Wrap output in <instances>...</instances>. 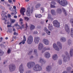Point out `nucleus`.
<instances>
[{
    "label": "nucleus",
    "instance_id": "nucleus-1",
    "mask_svg": "<svg viewBox=\"0 0 73 73\" xmlns=\"http://www.w3.org/2000/svg\"><path fill=\"white\" fill-rule=\"evenodd\" d=\"M33 12V7H31V9L30 8V7H28L27 9L26 15L28 17H30L31 16V13H32Z\"/></svg>",
    "mask_w": 73,
    "mask_h": 73
},
{
    "label": "nucleus",
    "instance_id": "nucleus-2",
    "mask_svg": "<svg viewBox=\"0 0 73 73\" xmlns=\"http://www.w3.org/2000/svg\"><path fill=\"white\" fill-rule=\"evenodd\" d=\"M33 69L35 71H40L42 70V68L39 65L37 64L34 66Z\"/></svg>",
    "mask_w": 73,
    "mask_h": 73
},
{
    "label": "nucleus",
    "instance_id": "nucleus-3",
    "mask_svg": "<svg viewBox=\"0 0 73 73\" xmlns=\"http://www.w3.org/2000/svg\"><path fill=\"white\" fill-rule=\"evenodd\" d=\"M33 38L32 36L30 35L28 37L27 40V43L29 44H31L33 42Z\"/></svg>",
    "mask_w": 73,
    "mask_h": 73
},
{
    "label": "nucleus",
    "instance_id": "nucleus-4",
    "mask_svg": "<svg viewBox=\"0 0 73 73\" xmlns=\"http://www.w3.org/2000/svg\"><path fill=\"white\" fill-rule=\"evenodd\" d=\"M35 65V62H29L27 64V66L29 69H31L32 67H33Z\"/></svg>",
    "mask_w": 73,
    "mask_h": 73
},
{
    "label": "nucleus",
    "instance_id": "nucleus-5",
    "mask_svg": "<svg viewBox=\"0 0 73 73\" xmlns=\"http://www.w3.org/2000/svg\"><path fill=\"white\" fill-rule=\"evenodd\" d=\"M53 24L54 26L57 28L60 27V23L58 22L57 20H55L53 21Z\"/></svg>",
    "mask_w": 73,
    "mask_h": 73
},
{
    "label": "nucleus",
    "instance_id": "nucleus-6",
    "mask_svg": "<svg viewBox=\"0 0 73 73\" xmlns=\"http://www.w3.org/2000/svg\"><path fill=\"white\" fill-rule=\"evenodd\" d=\"M67 54H66V56H64V55H62V57H63V61L64 62H66L65 61V60H69V58H70V57L69 56H68L67 55H68V52H66Z\"/></svg>",
    "mask_w": 73,
    "mask_h": 73
},
{
    "label": "nucleus",
    "instance_id": "nucleus-7",
    "mask_svg": "<svg viewBox=\"0 0 73 73\" xmlns=\"http://www.w3.org/2000/svg\"><path fill=\"white\" fill-rule=\"evenodd\" d=\"M16 67L14 64L10 65V72L14 71L15 70Z\"/></svg>",
    "mask_w": 73,
    "mask_h": 73
},
{
    "label": "nucleus",
    "instance_id": "nucleus-8",
    "mask_svg": "<svg viewBox=\"0 0 73 73\" xmlns=\"http://www.w3.org/2000/svg\"><path fill=\"white\" fill-rule=\"evenodd\" d=\"M40 40L39 37L38 36L35 37L34 38V42L35 44H38L39 42V40Z\"/></svg>",
    "mask_w": 73,
    "mask_h": 73
},
{
    "label": "nucleus",
    "instance_id": "nucleus-9",
    "mask_svg": "<svg viewBox=\"0 0 73 73\" xmlns=\"http://www.w3.org/2000/svg\"><path fill=\"white\" fill-rule=\"evenodd\" d=\"M25 11H26V10H25V9L24 7L22 8L20 10L21 13L23 15V16L24 15V13L25 12Z\"/></svg>",
    "mask_w": 73,
    "mask_h": 73
},
{
    "label": "nucleus",
    "instance_id": "nucleus-10",
    "mask_svg": "<svg viewBox=\"0 0 73 73\" xmlns=\"http://www.w3.org/2000/svg\"><path fill=\"white\" fill-rule=\"evenodd\" d=\"M23 64H21L19 68V70L20 73H23V72L24 71V69L23 66Z\"/></svg>",
    "mask_w": 73,
    "mask_h": 73
},
{
    "label": "nucleus",
    "instance_id": "nucleus-11",
    "mask_svg": "<svg viewBox=\"0 0 73 73\" xmlns=\"http://www.w3.org/2000/svg\"><path fill=\"white\" fill-rule=\"evenodd\" d=\"M44 56L46 58H49L50 56V53L48 52H46L44 54Z\"/></svg>",
    "mask_w": 73,
    "mask_h": 73
},
{
    "label": "nucleus",
    "instance_id": "nucleus-12",
    "mask_svg": "<svg viewBox=\"0 0 73 73\" xmlns=\"http://www.w3.org/2000/svg\"><path fill=\"white\" fill-rule=\"evenodd\" d=\"M53 48L56 50H57L58 51L60 50V49L58 48V46H57L56 44L54 43L53 44Z\"/></svg>",
    "mask_w": 73,
    "mask_h": 73
},
{
    "label": "nucleus",
    "instance_id": "nucleus-13",
    "mask_svg": "<svg viewBox=\"0 0 73 73\" xmlns=\"http://www.w3.org/2000/svg\"><path fill=\"white\" fill-rule=\"evenodd\" d=\"M43 48H44L43 44L41 43H39L38 46V49L39 50H41Z\"/></svg>",
    "mask_w": 73,
    "mask_h": 73
},
{
    "label": "nucleus",
    "instance_id": "nucleus-14",
    "mask_svg": "<svg viewBox=\"0 0 73 73\" xmlns=\"http://www.w3.org/2000/svg\"><path fill=\"white\" fill-rule=\"evenodd\" d=\"M65 29L66 31L67 32H68V33H69V32H70L69 28V26H68V25L66 24L65 25Z\"/></svg>",
    "mask_w": 73,
    "mask_h": 73
},
{
    "label": "nucleus",
    "instance_id": "nucleus-15",
    "mask_svg": "<svg viewBox=\"0 0 73 73\" xmlns=\"http://www.w3.org/2000/svg\"><path fill=\"white\" fill-rule=\"evenodd\" d=\"M43 42L45 45H48L49 44V41L48 40L46 39H44L43 40Z\"/></svg>",
    "mask_w": 73,
    "mask_h": 73
},
{
    "label": "nucleus",
    "instance_id": "nucleus-16",
    "mask_svg": "<svg viewBox=\"0 0 73 73\" xmlns=\"http://www.w3.org/2000/svg\"><path fill=\"white\" fill-rule=\"evenodd\" d=\"M44 30L46 31V33L48 35H50V32L45 27L44 29Z\"/></svg>",
    "mask_w": 73,
    "mask_h": 73
},
{
    "label": "nucleus",
    "instance_id": "nucleus-17",
    "mask_svg": "<svg viewBox=\"0 0 73 73\" xmlns=\"http://www.w3.org/2000/svg\"><path fill=\"white\" fill-rule=\"evenodd\" d=\"M26 41V38H25V36H23V41L22 42H20L19 43V45H21V44H25V42Z\"/></svg>",
    "mask_w": 73,
    "mask_h": 73
},
{
    "label": "nucleus",
    "instance_id": "nucleus-18",
    "mask_svg": "<svg viewBox=\"0 0 73 73\" xmlns=\"http://www.w3.org/2000/svg\"><path fill=\"white\" fill-rule=\"evenodd\" d=\"M58 58V56H57V55L56 54H55L53 56L52 58L54 60H56Z\"/></svg>",
    "mask_w": 73,
    "mask_h": 73
},
{
    "label": "nucleus",
    "instance_id": "nucleus-19",
    "mask_svg": "<svg viewBox=\"0 0 73 73\" xmlns=\"http://www.w3.org/2000/svg\"><path fill=\"white\" fill-rule=\"evenodd\" d=\"M46 70L47 72H50L51 70V66H48L46 68Z\"/></svg>",
    "mask_w": 73,
    "mask_h": 73
},
{
    "label": "nucleus",
    "instance_id": "nucleus-20",
    "mask_svg": "<svg viewBox=\"0 0 73 73\" xmlns=\"http://www.w3.org/2000/svg\"><path fill=\"white\" fill-rule=\"evenodd\" d=\"M39 62H44V63H45L46 61L44 60V59H42L41 58H40V60L39 61Z\"/></svg>",
    "mask_w": 73,
    "mask_h": 73
},
{
    "label": "nucleus",
    "instance_id": "nucleus-21",
    "mask_svg": "<svg viewBox=\"0 0 73 73\" xmlns=\"http://www.w3.org/2000/svg\"><path fill=\"white\" fill-rule=\"evenodd\" d=\"M62 12V10L61 9H58L56 10V13H61Z\"/></svg>",
    "mask_w": 73,
    "mask_h": 73
},
{
    "label": "nucleus",
    "instance_id": "nucleus-22",
    "mask_svg": "<svg viewBox=\"0 0 73 73\" xmlns=\"http://www.w3.org/2000/svg\"><path fill=\"white\" fill-rule=\"evenodd\" d=\"M57 44L58 45L59 47L60 48V49H62V44L60 43V42H57Z\"/></svg>",
    "mask_w": 73,
    "mask_h": 73
},
{
    "label": "nucleus",
    "instance_id": "nucleus-23",
    "mask_svg": "<svg viewBox=\"0 0 73 73\" xmlns=\"http://www.w3.org/2000/svg\"><path fill=\"white\" fill-rule=\"evenodd\" d=\"M60 40L62 42H65L66 41V38L64 37L61 38L60 39Z\"/></svg>",
    "mask_w": 73,
    "mask_h": 73
},
{
    "label": "nucleus",
    "instance_id": "nucleus-24",
    "mask_svg": "<svg viewBox=\"0 0 73 73\" xmlns=\"http://www.w3.org/2000/svg\"><path fill=\"white\" fill-rule=\"evenodd\" d=\"M42 16L41 14H36L35 15V17H38V18H40V17H41Z\"/></svg>",
    "mask_w": 73,
    "mask_h": 73
},
{
    "label": "nucleus",
    "instance_id": "nucleus-25",
    "mask_svg": "<svg viewBox=\"0 0 73 73\" xmlns=\"http://www.w3.org/2000/svg\"><path fill=\"white\" fill-rule=\"evenodd\" d=\"M34 54L35 56H37V50L35 49L34 50Z\"/></svg>",
    "mask_w": 73,
    "mask_h": 73
},
{
    "label": "nucleus",
    "instance_id": "nucleus-26",
    "mask_svg": "<svg viewBox=\"0 0 73 73\" xmlns=\"http://www.w3.org/2000/svg\"><path fill=\"white\" fill-rule=\"evenodd\" d=\"M41 6V4L40 3H37L36 5H35V8H38Z\"/></svg>",
    "mask_w": 73,
    "mask_h": 73
},
{
    "label": "nucleus",
    "instance_id": "nucleus-27",
    "mask_svg": "<svg viewBox=\"0 0 73 73\" xmlns=\"http://www.w3.org/2000/svg\"><path fill=\"white\" fill-rule=\"evenodd\" d=\"M24 19L26 21H28L29 20V18L26 17H24Z\"/></svg>",
    "mask_w": 73,
    "mask_h": 73
},
{
    "label": "nucleus",
    "instance_id": "nucleus-28",
    "mask_svg": "<svg viewBox=\"0 0 73 73\" xmlns=\"http://www.w3.org/2000/svg\"><path fill=\"white\" fill-rule=\"evenodd\" d=\"M70 54L71 56H72L73 55V49H71L70 52Z\"/></svg>",
    "mask_w": 73,
    "mask_h": 73
},
{
    "label": "nucleus",
    "instance_id": "nucleus-29",
    "mask_svg": "<svg viewBox=\"0 0 73 73\" xmlns=\"http://www.w3.org/2000/svg\"><path fill=\"white\" fill-rule=\"evenodd\" d=\"M33 29H35V26L32 25H30V29L32 30Z\"/></svg>",
    "mask_w": 73,
    "mask_h": 73
},
{
    "label": "nucleus",
    "instance_id": "nucleus-30",
    "mask_svg": "<svg viewBox=\"0 0 73 73\" xmlns=\"http://www.w3.org/2000/svg\"><path fill=\"white\" fill-rule=\"evenodd\" d=\"M62 10H63L64 13V14H65V15L66 16L67 15V14H66V11H65V10L64 8H62Z\"/></svg>",
    "mask_w": 73,
    "mask_h": 73
},
{
    "label": "nucleus",
    "instance_id": "nucleus-31",
    "mask_svg": "<svg viewBox=\"0 0 73 73\" xmlns=\"http://www.w3.org/2000/svg\"><path fill=\"white\" fill-rule=\"evenodd\" d=\"M44 52L47 50H50V48L49 47H45L44 48Z\"/></svg>",
    "mask_w": 73,
    "mask_h": 73
},
{
    "label": "nucleus",
    "instance_id": "nucleus-32",
    "mask_svg": "<svg viewBox=\"0 0 73 73\" xmlns=\"http://www.w3.org/2000/svg\"><path fill=\"white\" fill-rule=\"evenodd\" d=\"M3 54H4V52L0 49V56H3Z\"/></svg>",
    "mask_w": 73,
    "mask_h": 73
},
{
    "label": "nucleus",
    "instance_id": "nucleus-33",
    "mask_svg": "<svg viewBox=\"0 0 73 73\" xmlns=\"http://www.w3.org/2000/svg\"><path fill=\"white\" fill-rule=\"evenodd\" d=\"M54 10H52L51 11V12L52 15H55V12H54Z\"/></svg>",
    "mask_w": 73,
    "mask_h": 73
},
{
    "label": "nucleus",
    "instance_id": "nucleus-34",
    "mask_svg": "<svg viewBox=\"0 0 73 73\" xmlns=\"http://www.w3.org/2000/svg\"><path fill=\"white\" fill-rule=\"evenodd\" d=\"M73 28H71V37H73Z\"/></svg>",
    "mask_w": 73,
    "mask_h": 73
},
{
    "label": "nucleus",
    "instance_id": "nucleus-35",
    "mask_svg": "<svg viewBox=\"0 0 73 73\" xmlns=\"http://www.w3.org/2000/svg\"><path fill=\"white\" fill-rule=\"evenodd\" d=\"M10 19L11 21V23H14V22H15V20L14 19H12L11 18H10Z\"/></svg>",
    "mask_w": 73,
    "mask_h": 73
},
{
    "label": "nucleus",
    "instance_id": "nucleus-36",
    "mask_svg": "<svg viewBox=\"0 0 73 73\" xmlns=\"http://www.w3.org/2000/svg\"><path fill=\"white\" fill-rule=\"evenodd\" d=\"M52 25H50V24H49V26L48 27V29L50 30H51V29H52Z\"/></svg>",
    "mask_w": 73,
    "mask_h": 73
},
{
    "label": "nucleus",
    "instance_id": "nucleus-37",
    "mask_svg": "<svg viewBox=\"0 0 73 73\" xmlns=\"http://www.w3.org/2000/svg\"><path fill=\"white\" fill-rule=\"evenodd\" d=\"M24 25H22V27H19L20 29H24Z\"/></svg>",
    "mask_w": 73,
    "mask_h": 73
},
{
    "label": "nucleus",
    "instance_id": "nucleus-38",
    "mask_svg": "<svg viewBox=\"0 0 73 73\" xmlns=\"http://www.w3.org/2000/svg\"><path fill=\"white\" fill-rule=\"evenodd\" d=\"M48 19H50L51 20H53V18L50 17V15H48Z\"/></svg>",
    "mask_w": 73,
    "mask_h": 73
},
{
    "label": "nucleus",
    "instance_id": "nucleus-39",
    "mask_svg": "<svg viewBox=\"0 0 73 73\" xmlns=\"http://www.w3.org/2000/svg\"><path fill=\"white\" fill-rule=\"evenodd\" d=\"M70 21L71 24H72V26H73V19H71L70 20Z\"/></svg>",
    "mask_w": 73,
    "mask_h": 73
},
{
    "label": "nucleus",
    "instance_id": "nucleus-40",
    "mask_svg": "<svg viewBox=\"0 0 73 73\" xmlns=\"http://www.w3.org/2000/svg\"><path fill=\"white\" fill-rule=\"evenodd\" d=\"M9 3L10 4H13V2L11 0H9Z\"/></svg>",
    "mask_w": 73,
    "mask_h": 73
},
{
    "label": "nucleus",
    "instance_id": "nucleus-41",
    "mask_svg": "<svg viewBox=\"0 0 73 73\" xmlns=\"http://www.w3.org/2000/svg\"><path fill=\"white\" fill-rule=\"evenodd\" d=\"M13 9H15V11H16L17 10H16V6H14L13 7Z\"/></svg>",
    "mask_w": 73,
    "mask_h": 73
},
{
    "label": "nucleus",
    "instance_id": "nucleus-42",
    "mask_svg": "<svg viewBox=\"0 0 73 73\" xmlns=\"http://www.w3.org/2000/svg\"><path fill=\"white\" fill-rule=\"evenodd\" d=\"M51 4H53L54 5H55L56 4V3L53 1H52L51 2Z\"/></svg>",
    "mask_w": 73,
    "mask_h": 73
},
{
    "label": "nucleus",
    "instance_id": "nucleus-43",
    "mask_svg": "<svg viewBox=\"0 0 73 73\" xmlns=\"http://www.w3.org/2000/svg\"><path fill=\"white\" fill-rule=\"evenodd\" d=\"M51 8H55V6L54 5H53L51 4Z\"/></svg>",
    "mask_w": 73,
    "mask_h": 73
},
{
    "label": "nucleus",
    "instance_id": "nucleus-44",
    "mask_svg": "<svg viewBox=\"0 0 73 73\" xmlns=\"http://www.w3.org/2000/svg\"><path fill=\"white\" fill-rule=\"evenodd\" d=\"M59 63L60 65L62 64V62L61 61V60H59Z\"/></svg>",
    "mask_w": 73,
    "mask_h": 73
},
{
    "label": "nucleus",
    "instance_id": "nucleus-45",
    "mask_svg": "<svg viewBox=\"0 0 73 73\" xmlns=\"http://www.w3.org/2000/svg\"><path fill=\"white\" fill-rule=\"evenodd\" d=\"M41 11H42V12H43V11L44 10V8L42 7L41 8Z\"/></svg>",
    "mask_w": 73,
    "mask_h": 73
},
{
    "label": "nucleus",
    "instance_id": "nucleus-46",
    "mask_svg": "<svg viewBox=\"0 0 73 73\" xmlns=\"http://www.w3.org/2000/svg\"><path fill=\"white\" fill-rule=\"evenodd\" d=\"M10 10L11 11H12V10H13V8H12V7H10Z\"/></svg>",
    "mask_w": 73,
    "mask_h": 73
},
{
    "label": "nucleus",
    "instance_id": "nucleus-47",
    "mask_svg": "<svg viewBox=\"0 0 73 73\" xmlns=\"http://www.w3.org/2000/svg\"><path fill=\"white\" fill-rule=\"evenodd\" d=\"M23 21V19L21 18L19 20V21H21V22Z\"/></svg>",
    "mask_w": 73,
    "mask_h": 73
},
{
    "label": "nucleus",
    "instance_id": "nucleus-48",
    "mask_svg": "<svg viewBox=\"0 0 73 73\" xmlns=\"http://www.w3.org/2000/svg\"><path fill=\"white\" fill-rule=\"evenodd\" d=\"M14 35H17L18 34L16 32H14Z\"/></svg>",
    "mask_w": 73,
    "mask_h": 73
},
{
    "label": "nucleus",
    "instance_id": "nucleus-49",
    "mask_svg": "<svg viewBox=\"0 0 73 73\" xmlns=\"http://www.w3.org/2000/svg\"><path fill=\"white\" fill-rule=\"evenodd\" d=\"M14 17L15 19H17V16H14Z\"/></svg>",
    "mask_w": 73,
    "mask_h": 73
},
{
    "label": "nucleus",
    "instance_id": "nucleus-50",
    "mask_svg": "<svg viewBox=\"0 0 73 73\" xmlns=\"http://www.w3.org/2000/svg\"><path fill=\"white\" fill-rule=\"evenodd\" d=\"M7 53L8 54H9V49H8V50L7 51Z\"/></svg>",
    "mask_w": 73,
    "mask_h": 73
},
{
    "label": "nucleus",
    "instance_id": "nucleus-51",
    "mask_svg": "<svg viewBox=\"0 0 73 73\" xmlns=\"http://www.w3.org/2000/svg\"><path fill=\"white\" fill-rule=\"evenodd\" d=\"M26 29H27V28H28V26H27V23L26 24Z\"/></svg>",
    "mask_w": 73,
    "mask_h": 73
},
{
    "label": "nucleus",
    "instance_id": "nucleus-52",
    "mask_svg": "<svg viewBox=\"0 0 73 73\" xmlns=\"http://www.w3.org/2000/svg\"><path fill=\"white\" fill-rule=\"evenodd\" d=\"M15 26H16V27H17V26H18L19 27V25H18V24H16L15 25Z\"/></svg>",
    "mask_w": 73,
    "mask_h": 73
},
{
    "label": "nucleus",
    "instance_id": "nucleus-53",
    "mask_svg": "<svg viewBox=\"0 0 73 73\" xmlns=\"http://www.w3.org/2000/svg\"><path fill=\"white\" fill-rule=\"evenodd\" d=\"M11 14L12 15H13L14 14V13H11Z\"/></svg>",
    "mask_w": 73,
    "mask_h": 73
},
{
    "label": "nucleus",
    "instance_id": "nucleus-54",
    "mask_svg": "<svg viewBox=\"0 0 73 73\" xmlns=\"http://www.w3.org/2000/svg\"><path fill=\"white\" fill-rule=\"evenodd\" d=\"M29 1V0H25V1H26V2H28Z\"/></svg>",
    "mask_w": 73,
    "mask_h": 73
},
{
    "label": "nucleus",
    "instance_id": "nucleus-55",
    "mask_svg": "<svg viewBox=\"0 0 73 73\" xmlns=\"http://www.w3.org/2000/svg\"><path fill=\"white\" fill-rule=\"evenodd\" d=\"M62 73H67V72L66 71H64Z\"/></svg>",
    "mask_w": 73,
    "mask_h": 73
},
{
    "label": "nucleus",
    "instance_id": "nucleus-56",
    "mask_svg": "<svg viewBox=\"0 0 73 73\" xmlns=\"http://www.w3.org/2000/svg\"><path fill=\"white\" fill-rule=\"evenodd\" d=\"M30 57L31 58H33V56H31Z\"/></svg>",
    "mask_w": 73,
    "mask_h": 73
},
{
    "label": "nucleus",
    "instance_id": "nucleus-57",
    "mask_svg": "<svg viewBox=\"0 0 73 73\" xmlns=\"http://www.w3.org/2000/svg\"><path fill=\"white\" fill-rule=\"evenodd\" d=\"M21 24H23V22H21Z\"/></svg>",
    "mask_w": 73,
    "mask_h": 73
},
{
    "label": "nucleus",
    "instance_id": "nucleus-58",
    "mask_svg": "<svg viewBox=\"0 0 73 73\" xmlns=\"http://www.w3.org/2000/svg\"><path fill=\"white\" fill-rule=\"evenodd\" d=\"M8 37H6L5 38L6 40H8Z\"/></svg>",
    "mask_w": 73,
    "mask_h": 73
},
{
    "label": "nucleus",
    "instance_id": "nucleus-59",
    "mask_svg": "<svg viewBox=\"0 0 73 73\" xmlns=\"http://www.w3.org/2000/svg\"><path fill=\"white\" fill-rule=\"evenodd\" d=\"M1 15L2 16V17H3V16H4V14H2Z\"/></svg>",
    "mask_w": 73,
    "mask_h": 73
},
{
    "label": "nucleus",
    "instance_id": "nucleus-60",
    "mask_svg": "<svg viewBox=\"0 0 73 73\" xmlns=\"http://www.w3.org/2000/svg\"><path fill=\"white\" fill-rule=\"evenodd\" d=\"M0 40H3V38L2 37H1L0 38Z\"/></svg>",
    "mask_w": 73,
    "mask_h": 73
},
{
    "label": "nucleus",
    "instance_id": "nucleus-61",
    "mask_svg": "<svg viewBox=\"0 0 73 73\" xmlns=\"http://www.w3.org/2000/svg\"><path fill=\"white\" fill-rule=\"evenodd\" d=\"M13 1L14 2V3H15V2L16 1V0H13Z\"/></svg>",
    "mask_w": 73,
    "mask_h": 73
},
{
    "label": "nucleus",
    "instance_id": "nucleus-62",
    "mask_svg": "<svg viewBox=\"0 0 73 73\" xmlns=\"http://www.w3.org/2000/svg\"><path fill=\"white\" fill-rule=\"evenodd\" d=\"M7 27L8 28H9V25H7Z\"/></svg>",
    "mask_w": 73,
    "mask_h": 73
},
{
    "label": "nucleus",
    "instance_id": "nucleus-63",
    "mask_svg": "<svg viewBox=\"0 0 73 73\" xmlns=\"http://www.w3.org/2000/svg\"><path fill=\"white\" fill-rule=\"evenodd\" d=\"M8 17L9 18V14L8 15Z\"/></svg>",
    "mask_w": 73,
    "mask_h": 73
},
{
    "label": "nucleus",
    "instance_id": "nucleus-64",
    "mask_svg": "<svg viewBox=\"0 0 73 73\" xmlns=\"http://www.w3.org/2000/svg\"><path fill=\"white\" fill-rule=\"evenodd\" d=\"M9 24V22L7 23V24Z\"/></svg>",
    "mask_w": 73,
    "mask_h": 73
}]
</instances>
